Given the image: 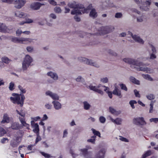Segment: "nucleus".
<instances>
[{
	"mask_svg": "<svg viewBox=\"0 0 158 158\" xmlns=\"http://www.w3.org/2000/svg\"><path fill=\"white\" fill-rule=\"evenodd\" d=\"M47 75L48 76H50L54 80L58 79V77L56 73H53L52 72H50L47 73Z\"/></svg>",
	"mask_w": 158,
	"mask_h": 158,
	"instance_id": "nucleus-19",
	"label": "nucleus"
},
{
	"mask_svg": "<svg viewBox=\"0 0 158 158\" xmlns=\"http://www.w3.org/2000/svg\"><path fill=\"white\" fill-rule=\"evenodd\" d=\"M16 111L18 114L22 117L21 118L19 117V118L23 126L26 127L27 129H29V125L27 123L25 120V113L23 112L22 111H21L20 112L17 110H16Z\"/></svg>",
	"mask_w": 158,
	"mask_h": 158,
	"instance_id": "nucleus-6",
	"label": "nucleus"
},
{
	"mask_svg": "<svg viewBox=\"0 0 158 158\" xmlns=\"http://www.w3.org/2000/svg\"><path fill=\"white\" fill-rule=\"evenodd\" d=\"M92 8V4H89L86 8H85L83 6V8L81 9V10H74L71 12V14L72 15H81L82 13H87L88 10H91Z\"/></svg>",
	"mask_w": 158,
	"mask_h": 158,
	"instance_id": "nucleus-5",
	"label": "nucleus"
},
{
	"mask_svg": "<svg viewBox=\"0 0 158 158\" xmlns=\"http://www.w3.org/2000/svg\"><path fill=\"white\" fill-rule=\"evenodd\" d=\"M19 143L18 142L14 141L11 142L10 145L13 148H15L17 147Z\"/></svg>",
	"mask_w": 158,
	"mask_h": 158,
	"instance_id": "nucleus-35",
	"label": "nucleus"
},
{
	"mask_svg": "<svg viewBox=\"0 0 158 158\" xmlns=\"http://www.w3.org/2000/svg\"><path fill=\"white\" fill-rule=\"evenodd\" d=\"M80 151L82 152V154L85 157L87 156H90L91 154V152H88V149L83 148L81 149Z\"/></svg>",
	"mask_w": 158,
	"mask_h": 158,
	"instance_id": "nucleus-14",
	"label": "nucleus"
},
{
	"mask_svg": "<svg viewBox=\"0 0 158 158\" xmlns=\"http://www.w3.org/2000/svg\"><path fill=\"white\" fill-rule=\"evenodd\" d=\"M84 108L85 110H88L90 107V105L86 101L83 102Z\"/></svg>",
	"mask_w": 158,
	"mask_h": 158,
	"instance_id": "nucleus-31",
	"label": "nucleus"
},
{
	"mask_svg": "<svg viewBox=\"0 0 158 158\" xmlns=\"http://www.w3.org/2000/svg\"><path fill=\"white\" fill-rule=\"evenodd\" d=\"M48 1L51 5L53 6H56V2L54 0H48Z\"/></svg>",
	"mask_w": 158,
	"mask_h": 158,
	"instance_id": "nucleus-51",
	"label": "nucleus"
},
{
	"mask_svg": "<svg viewBox=\"0 0 158 158\" xmlns=\"http://www.w3.org/2000/svg\"><path fill=\"white\" fill-rule=\"evenodd\" d=\"M150 122H154L156 123L158 122V118H152L150 119Z\"/></svg>",
	"mask_w": 158,
	"mask_h": 158,
	"instance_id": "nucleus-49",
	"label": "nucleus"
},
{
	"mask_svg": "<svg viewBox=\"0 0 158 158\" xmlns=\"http://www.w3.org/2000/svg\"><path fill=\"white\" fill-rule=\"evenodd\" d=\"M78 59L81 62H83L84 63L89 64L97 68L99 67V64L96 62H93L91 60H89L86 58L80 57L78 58Z\"/></svg>",
	"mask_w": 158,
	"mask_h": 158,
	"instance_id": "nucleus-9",
	"label": "nucleus"
},
{
	"mask_svg": "<svg viewBox=\"0 0 158 158\" xmlns=\"http://www.w3.org/2000/svg\"><path fill=\"white\" fill-rule=\"evenodd\" d=\"M133 122L134 124L137 125H143L146 124V123L142 117L134 118L133 119Z\"/></svg>",
	"mask_w": 158,
	"mask_h": 158,
	"instance_id": "nucleus-11",
	"label": "nucleus"
},
{
	"mask_svg": "<svg viewBox=\"0 0 158 158\" xmlns=\"http://www.w3.org/2000/svg\"><path fill=\"white\" fill-rule=\"evenodd\" d=\"M130 81L132 82V83L137 84V85H139L140 82L139 81L137 80L134 77L131 76L130 78Z\"/></svg>",
	"mask_w": 158,
	"mask_h": 158,
	"instance_id": "nucleus-26",
	"label": "nucleus"
},
{
	"mask_svg": "<svg viewBox=\"0 0 158 158\" xmlns=\"http://www.w3.org/2000/svg\"><path fill=\"white\" fill-rule=\"evenodd\" d=\"M102 87L105 88L104 89V90L108 94L109 97H110V98H112V93L111 91H108L109 89V88L106 87L105 86H102Z\"/></svg>",
	"mask_w": 158,
	"mask_h": 158,
	"instance_id": "nucleus-28",
	"label": "nucleus"
},
{
	"mask_svg": "<svg viewBox=\"0 0 158 158\" xmlns=\"http://www.w3.org/2000/svg\"><path fill=\"white\" fill-rule=\"evenodd\" d=\"M2 62L6 64H8L9 62V60L8 58L7 57H3L2 59Z\"/></svg>",
	"mask_w": 158,
	"mask_h": 158,
	"instance_id": "nucleus-46",
	"label": "nucleus"
},
{
	"mask_svg": "<svg viewBox=\"0 0 158 158\" xmlns=\"http://www.w3.org/2000/svg\"><path fill=\"white\" fill-rule=\"evenodd\" d=\"M11 41L16 43L27 44L30 43L32 39L29 38L14 37L11 39Z\"/></svg>",
	"mask_w": 158,
	"mask_h": 158,
	"instance_id": "nucleus-4",
	"label": "nucleus"
},
{
	"mask_svg": "<svg viewBox=\"0 0 158 158\" xmlns=\"http://www.w3.org/2000/svg\"><path fill=\"white\" fill-rule=\"evenodd\" d=\"M108 52L110 54L113 56H117V54L116 53L114 52L113 51L111 50H109L108 51Z\"/></svg>",
	"mask_w": 158,
	"mask_h": 158,
	"instance_id": "nucleus-48",
	"label": "nucleus"
},
{
	"mask_svg": "<svg viewBox=\"0 0 158 158\" xmlns=\"http://www.w3.org/2000/svg\"><path fill=\"white\" fill-rule=\"evenodd\" d=\"M92 130L93 133L95 135L94 136H98L99 137H100L101 134L99 131H96L93 128L92 129Z\"/></svg>",
	"mask_w": 158,
	"mask_h": 158,
	"instance_id": "nucleus-39",
	"label": "nucleus"
},
{
	"mask_svg": "<svg viewBox=\"0 0 158 158\" xmlns=\"http://www.w3.org/2000/svg\"><path fill=\"white\" fill-rule=\"evenodd\" d=\"M27 49L28 52H31L33 50V48L32 47L28 46L27 48Z\"/></svg>",
	"mask_w": 158,
	"mask_h": 158,
	"instance_id": "nucleus-60",
	"label": "nucleus"
},
{
	"mask_svg": "<svg viewBox=\"0 0 158 158\" xmlns=\"http://www.w3.org/2000/svg\"><path fill=\"white\" fill-rule=\"evenodd\" d=\"M134 92L136 97H140V95L139 94V92L136 89H135L134 90Z\"/></svg>",
	"mask_w": 158,
	"mask_h": 158,
	"instance_id": "nucleus-55",
	"label": "nucleus"
},
{
	"mask_svg": "<svg viewBox=\"0 0 158 158\" xmlns=\"http://www.w3.org/2000/svg\"><path fill=\"white\" fill-rule=\"evenodd\" d=\"M105 152L106 151L104 149H102L96 155V158H104Z\"/></svg>",
	"mask_w": 158,
	"mask_h": 158,
	"instance_id": "nucleus-15",
	"label": "nucleus"
},
{
	"mask_svg": "<svg viewBox=\"0 0 158 158\" xmlns=\"http://www.w3.org/2000/svg\"><path fill=\"white\" fill-rule=\"evenodd\" d=\"M82 79V77L80 76H79L76 79V81H77L80 82L81 81Z\"/></svg>",
	"mask_w": 158,
	"mask_h": 158,
	"instance_id": "nucleus-63",
	"label": "nucleus"
},
{
	"mask_svg": "<svg viewBox=\"0 0 158 158\" xmlns=\"http://www.w3.org/2000/svg\"><path fill=\"white\" fill-rule=\"evenodd\" d=\"M40 118L39 116H37L36 117L32 118L31 119H32L33 120L31 122V126H33V123H34V121H38V120H39L40 119Z\"/></svg>",
	"mask_w": 158,
	"mask_h": 158,
	"instance_id": "nucleus-40",
	"label": "nucleus"
},
{
	"mask_svg": "<svg viewBox=\"0 0 158 158\" xmlns=\"http://www.w3.org/2000/svg\"><path fill=\"white\" fill-rule=\"evenodd\" d=\"M143 76L145 79L150 81H152L153 79L148 74L143 75Z\"/></svg>",
	"mask_w": 158,
	"mask_h": 158,
	"instance_id": "nucleus-38",
	"label": "nucleus"
},
{
	"mask_svg": "<svg viewBox=\"0 0 158 158\" xmlns=\"http://www.w3.org/2000/svg\"><path fill=\"white\" fill-rule=\"evenodd\" d=\"M15 89V86L14 83L12 82H11L9 85V89L11 90L12 91Z\"/></svg>",
	"mask_w": 158,
	"mask_h": 158,
	"instance_id": "nucleus-42",
	"label": "nucleus"
},
{
	"mask_svg": "<svg viewBox=\"0 0 158 158\" xmlns=\"http://www.w3.org/2000/svg\"><path fill=\"white\" fill-rule=\"evenodd\" d=\"M120 139L123 142H128V140L126 138L123 137L122 136H121L120 138Z\"/></svg>",
	"mask_w": 158,
	"mask_h": 158,
	"instance_id": "nucleus-56",
	"label": "nucleus"
},
{
	"mask_svg": "<svg viewBox=\"0 0 158 158\" xmlns=\"http://www.w3.org/2000/svg\"><path fill=\"white\" fill-rule=\"evenodd\" d=\"M114 28L111 26H106L102 27L98 30L100 33L102 35L108 34L112 31L114 29Z\"/></svg>",
	"mask_w": 158,
	"mask_h": 158,
	"instance_id": "nucleus-8",
	"label": "nucleus"
},
{
	"mask_svg": "<svg viewBox=\"0 0 158 158\" xmlns=\"http://www.w3.org/2000/svg\"><path fill=\"white\" fill-rule=\"evenodd\" d=\"M113 94L119 97V98H121L122 95H121V92L117 88H115L114 90L113 91Z\"/></svg>",
	"mask_w": 158,
	"mask_h": 158,
	"instance_id": "nucleus-21",
	"label": "nucleus"
},
{
	"mask_svg": "<svg viewBox=\"0 0 158 158\" xmlns=\"http://www.w3.org/2000/svg\"><path fill=\"white\" fill-rule=\"evenodd\" d=\"M37 137L35 139V144H36L38 142L40 141L42 139L41 137L39 135V133L36 134Z\"/></svg>",
	"mask_w": 158,
	"mask_h": 158,
	"instance_id": "nucleus-43",
	"label": "nucleus"
},
{
	"mask_svg": "<svg viewBox=\"0 0 158 158\" xmlns=\"http://www.w3.org/2000/svg\"><path fill=\"white\" fill-rule=\"evenodd\" d=\"M50 17L53 19H55L56 18V16L55 14H51L50 15Z\"/></svg>",
	"mask_w": 158,
	"mask_h": 158,
	"instance_id": "nucleus-64",
	"label": "nucleus"
},
{
	"mask_svg": "<svg viewBox=\"0 0 158 158\" xmlns=\"http://www.w3.org/2000/svg\"><path fill=\"white\" fill-rule=\"evenodd\" d=\"M19 89L21 91V93L25 94L26 90L20 85L18 86ZM12 95L14 97H10V98L11 101L14 104L19 105L21 107L23 106L25 97L24 95L20 94L13 93Z\"/></svg>",
	"mask_w": 158,
	"mask_h": 158,
	"instance_id": "nucleus-1",
	"label": "nucleus"
},
{
	"mask_svg": "<svg viewBox=\"0 0 158 158\" xmlns=\"http://www.w3.org/2000/svg\"><path fill=\"white\" fill-rule=\"evenodd\" d=\"M122 15L121 13H117L115 15V17L116 18H120L122 17Z\"/></svg>",
	"mask_w": 158,
	"mask_h": 158,
	"instance_id": "nucleus-54",
	"label": "nucleus"
},
{
	"mask_svg": "<svg viewBox=\"0 0 158 158\" xmlns=\"http://www.w3.org/2000/svg\"><path fill=\"white\" fill-rule=\"evenodd\" d=\"M6 140L8 141V139L7 138H4L1 140V142L2 143H4Z\"/></svg>",
	"mask_w": 158,
	"mask_h": 158,
	"instance_id": "nucleus-58",
	"label": "nucleus"
},
{
	"mask_svg": "<svg viewBox=\"0 0 158 158\" xmlns=\"http://www.w3.org/2000/svg\"><path fill=\"white\" fill-rule=\"evenodd\" d=\"M34 127L33 131L36 134L39 133V126L37 123H33V126H32Z\"/></svg>",
	"mask_w": 158,
	"mask_h": 158,
	"instance_id": "nucleus-23",
	"label": "nucleus"
},
{
	"mask_svg": "<svg viewBox=\"0 0 158 158\" xmlns=\"http://www.w3.org/2000/svg\"><path fill=\"white\" fill-rule=\"evenodd\" d=\"M55 12L56 13H60L61 11V10L60 7H56L54 9Z\"/></svg>",
	"mask_w": 158,
	"mask_h": 158,
	"instance_id": "nucleus-47",
	"label": "nucleus"
},
{
	"mask_svg": "<svg viewBox=\"0 0 158 158\" xmlns=\"http://www.w3.org/2000/svg\"><path fill=\"white\" fill-rule=\"evenodd\" d=\"M128 32L131 36L132 37V38L135 41L139 43L142 44H143V41L142 39H141L139 36L136 35H133L132 33L131 32H130V31H128Z\"/></svg>",
	"mask_w": 158,
	"mask_h": 158,
	"instance_id": "nucleus-12",
	"label": "nucleus"
},
{
	"mask_svg": "<svg viewBox=\"0 0 158 158\" xmlns=\"http://www.w3.org/2000/svg\"><path fill=\"white\" fill-rule=\"evenodd\" d=\"M147 98L149 100L154 99L155 98V95L152 94H149L146 96Z\"/></svg>",
	"mask_w": 158,
	"mask_h": 158,
	"instance_id": "nucleus-33",
	"label": "nucleus"
},
{
	"mask_svg": "<svg viewBox=\"0 0 158 158\" xmlns=\"http://www.w3.org/2000/svg\"><path fill=\"white\" fill-rule=\"evenodd\" d=\"M101 81L104 83H106L108 81V79L107 77H105L102 78L101 80Z\"/></svg>",
	"mask_w": 158,
	"mask_h": 158,
	"instance_id": "nucleus-53",
	"label": "nucleus"
},
{
	"mask_svg": "<svg viewBox=\"0 0 158 158\" xmlns=\"http://www.w3.org/2000/svg\"><path fill=\"white\" fill-rule=\"evenodd\" d=\"M32 61V59L31 56L28 55H26L23 62V69L24 70H26Z\"/></svg>",
	"mask_w": 158,
	"mask_h": 158,
	"instance_id": "nucleus-7",
	"label": "nucleus"
},
{
	"mask_svg": "<svg viewBox=\"0 0 158 158\" xmlns=\"http://www.w3.org/2000/svg\"><path fill=\"white\" fill-rule=\"evenodd\" d=\"M155 101H152L151 102V103L150 104V108L149 110V113H151L153 112V105L154 104L155 102Z\"/></svg>",
	"mask_w": 158,
	"mask_h": 158,
	"instance_id": "nucleus-34",
	"label": "nucleus"
},
{
	"mask_svg": "<svg viewBox=\"0 0 158 158\" xmlns=\"http://www.w3.org/2000/svg\"><path fill=\"white\" fill-rule=\"evenodd\" d=\"M112 121L118 125L121 124L122 120L121 118H117L115 119H114L112 118H111Z\"/></svg>",
	"mask_w": 158,
	"mask_h": 158,
	"instance_id": "nucleus-27",
	"label": "nucleus"
},
{
	"mask_svg": "<svg viewBox=\"0 0 158 158\" xmlns=\"http://www.w3.org/2000/svg\"><path fill=\"white\" fill-rule=\"evenodd\" d=\"M41 154H42V155H43L46 158H49L50 157V155L49 154L46 153H45L44 152H41Z\"/></svg>",
	"mask_w": 158,
	"mask_h": 158,
	"instance_id": "nucleus-52",
	"label": "nucleus"
},
{
	"mask_svg": "<svg viewBox=\"0 0 158 158\" xmlns=\"http://www.w3.org/2000/svg\"><path fill=\"white\" fill-rule=\"evenodd\" d=\"M11 127L14 130H19L22 128V126L19 125V123H14L11 125Z\"/></svg>",
	"mask_w": 158,
	"mask_h": 158,
	"instance_id": "nucleus-18",
	"label": "nucleus"
},
{
	"mask_svg": "<svg viewBox=\"0 0 158 158\" xmlns=\"http://www.w3.org/2000/svg\"><path fill=\"white\" fill-rule=\"evenodd\" d=\"M99 120L101 123H104L105 122L106 119L103 116H101L99 117Z\"/></svg>",
	"mask_w": 158,
	"mask_h": 158,
	"instance_id": "nucleus-44",
	"label": "nucleus"
},
{
	"mask_svg": "<svg viewBox=\"0 0 158 158\" xmlns=\"http://www.w3.org/2000/svg\"><path fill=\"white\" fill-rule=\"evenodd\" d=\"M68 6L71 8L74 9L72 11L74 10H81V9L83 7V5L81 4L79 5V4H76V2H75L69 3L68 4Z\"/></svg>",
	"mask_w": 158,
	"mask_h": 158,
	"instance_id": "nucleus-10",
	"label": "nucleus"
},
{
	"mask_svg": "<svg viewBox=\"0 0 158 158\" xmlns=\"http://www.w3.org/2000/svg\"><path fill=\"white\" fill-rule=\"evenodd\" d=\"M152 154L151 150L147 151L143 155L141 158H146V157L150 156Z\"/></svg>",
	"mask_w": 158,
	"mask_h": 158,
	"instance_id": "nucleus-30",
	"label": "nucleus"
},
{
	"mask_svg": "<svg viewBox=\"0 0 158 158\" xmlns=\"http://www.w3.org/2000/svg\"><path fill=\"white\" fill-rule=\"evenodd\" d=\"M45 106L47 109H50L52 108V106L49 104H47L45 105Z\"/></svg>",
	"mask_w": 158,
	"mask_h": 158,
	"instance_id": "nucleus-61",
	"label": "nucleus"
},
{
	"mask_svg": "<svg viewBox=\"0 0 158 158\" xmlns=\"http://www.w3.org/2000/svg\"><path fill=\"white\" fill-rule=\"evenodd\" d=\"M6 133L5 130L2 127H0V137L4 135Z\"/></svg>",
	"mask_w": 158,
	"mask_h": 158,
	"instance_id": "nucleus-37",
	"label": "nucleus"
},
{
	"mask_svg": "<svg viewBox=\"0 0 158 158\" xmlns=\"http://www.w3.org/2000/svg\"><path fill=\"white\" fill-rule=\"evenodd\" d=\"M68 134L67 131L66 130H64V131L63 137H66Z\"/></svg>",
	"mask_w": 158,
	"mask_h": 158,
	"instance_id": "nucleus-62",
	"label": "nucleus"
},
{
	"mask_svg": "<svg viewBox=\"0 0 158 158\" xmlns=\"http://www.w3.org/2000/svg\"><path fill=\"white\" fill-rule=\"evenodd\" d=\"M96 138V136H93L91 137V138L87 140V142H90L93 144H94Z\"/></svg>",
	"mask_w": 158,
	"mask_h": 158,
	"instance_id": "nucleus-32",
	"label": "nucleus"
},
{
	"mask_svg": "<svg viewBox=\"0 0 158 158\" xmlns=\"http://www.w3.org/2000/svg\"><path fill=\"white\" fill-rule=\"evenodd\" d=\"M15 15L18 17L20 18H24L26 17L25 14L23 12L19 11H16L15 13Z\"/></svg>",
	"mask_w": 158,
	"mask_h": 158,
	"instance_id": "nucleus-24",
	"label": "nucleus"
},
{
	"mask_svg": "<svg viewBox=\"0 0 158 158\" xmlns=\"http://www.w3.org/2000/svg\"><path fill=\"white\" fill-rule=\"evenodd\" d=\"M44 4H41L40 2H36L32 3L31 5V8L34 10H37L39 9L41 6Z\"/></svg>",
	"mask_w": 158,
	"mask_h": 158,
	"instance_id": "nucleus-13",
	"label": "nucleus"
},
{
	"mask_svg": "<svg viewBox=\"0 0 158 158\" xmlns=\"http://www.w3.org/2000/svg\"><path fill=\"white\" fill-rule=\"evenodd\" d=\"M76 15L74 17V19L77 22H79L81 20L80 18L79 17H78L77 15H78L75 14Z\"/></svg>",
	"mask_w": 158,
	"mask_h": 158,
	"instance_id": "nucleus-57",
	"label": "nucleus"
},
{
	"mask_svg": "<svg viewBox=\"0 0 158 158\" xmlns=\"http://www.w3.org/2000/svg\"><path fill=\"white\" fill-rule=\"evenodd\" d=\"M53 93L49 91H48L46 92V94L47 95H48L51 97Z\"/></svg>",
	"mask_w": 158,
	"mask_h": 158,
	"instance_id": "nucleus-59",
	"label": "nucleus"
},
{
	"mask_svg": "<svg viewBox=\"0 0 158 158\" xmlns=\"http://www.w3.org/2000/svg\"><path fill=\"white\" fill-rule=\"evenodd\" d=\"M52 103L53 104L56 110H59L61 108V104L58 101H53Z\"/></svg>",
	"mask_w": 158,
	"mask_h": 158,
	"instance_id": "nucleus-20",
	"label": "nucleus"
},
{
	"mask_svg": "<svg viewBox=\"0 0 158 158\" xmlns=\"http://www.w3.org/2000/svg\"><path fill=\"white\" fill-rule=\"evenodd\" d=\"M119 85L122 90H124L126 91H127V88L125 85L123 83H121L119 84Z\"/></svg>",
	"mask_w": 158,
	"mask_h": 158,
	"instance_id": "nucleus-36",
	"label": "nucleus"
},
{
	"mask_svg": "<svg viewBox=\"0 0 158 158\" xmlns=\"http://www.w3.org/2000/svg\"><path fill=\"white\" fill-rule=\"evenodd\" d=\"M123 60L128 64H132L134 65L139 66L140 68L137 69L138 71H145L147 70V68L140 67L141 66L143 65V63L141 62H139L137 60H135L134 59L129 58H124L123 59Z\"/></svg>",
	"mask_w": 158,
	"mask_h": 158,
	"instance_id": "nucleus-2",
	"label": "nucleus"
},
{
	"mask_svg": "<svg viewBox=\"0 0 158 158\" xmlns=\"http://www.w3.org/2000/svg\"><path fill=\"white\" fill-rule=\"evenodd\" d=\"M137 103L136 101L134 100H132L130 101L129 104L130 105L131 107L133 109H134L135 108V106H134V104H136Z\"/></svg>",
	"mask_w": 158,
	"mask_h": 158,
	"instance_id": "nucleus-41",
	"label": "nucleus"
},
{
	"mask_svg": "<svg viewBox=\"0 0 158 158\" xmlns=\"http://www.w3.org/2000/svg\"><path fill=\"white\" fill-rule=\"evenodd\" d=\"M7 27L4 24L0 23V31L5 32L6 31Z\"/></svg>",
	"mask_w": 158,
	"mask_h": 158,
	"instance_id": "nucleus-25",
	"label": "nucleus"
},
{
	"mask_svg": "<svg viewBox=\"0 0 158 158\" xmlns=\"http://www.w3.org/2000/svg\"><path fill=\"white\" fill-rule=\"evenodd\" d=\"M1 1L2 2L9 4L14 3L15 4V7L18 9L21 8L26 3L25 0H1Z\"/></svg>",
	"mask_w": 158,
	"mask_h": 158,
	"instance_id": "nucleus-3",
	"label": "nucleus"
},
{
	"mask_svg": "<svg viewBox=\"0 0 158 158\" xmlns=\"http://www.w3.org/2000/svg\"><path fill=\"white\" fill-rule=\"evenodd\" d=\"M109 109L110 112L112 114H114L116 112V110L112 107H110Z\"/></svg>",
	"mask_w": 158,
	"mask_h": 158,
	"instance_id": "nucleus-50",
	"label": "nucleus"
},
{
	"mask_svg": "<svg viewBox=\"0 0 158 158\" xmlns=\"http://www.w3.org/2000/svg\"><path fill=\"white\" fill-rule=\"evenodd\" d=\"M89 15L90 17L93 19H95L97 17L98 14L95 9L94 8L91 9Z\"/></svg>",
	"mask_w": 158,
	"mask_h": 158,
	"instance_id": "nucleus-17",
	"label": "nucleus"
},
{
	"mask_svg": "<svg viewBox=\"0 0 158 158\" xmlns=\"http://www.w3.org/2000/svg\"><path fill=\"white\" fill-rule=\"evenodd\" d=\"M9 121L10 118L8 115L6 114H4L3 115V119L1 122L2 123H9Z\"/></svg>",
	"mask_w": 158,
	"mask_h": 158,
	"instance_id": "nucleus-22",
	"label": "nucleus"
},
{
	"mask_svg": "<svg viewBox=\"0 0 158 158\" xmlns=\"http://www.w3.org/2000/svg\"><path fill=\"white\" fill-rule=\"evenodd\" d=\"M51 97L54 100H58L59 99V96L55 94H53Z\"/></svg>",
	"mask_w": 158,
	"mask_h": 158,
	"instance_id": "nucleus-45",
	"label": "nucleus"
},
{
	"mask_svg": "<svg viewBox=\"0 0 158 158\" xmlns=\"http://www.w3.org/2000/svg\"><path fill=\"white\" fill-rule=\"evenodd\" d=\"M89 87L91 90H93L101 95L103 94V92L102 90L98 89L97 87L93 86H89Z\"/></svg>",
	"mask_w": 158,
	"mask_h": 158,
	"instance_id": "nucleus-16",
	"label": "nucleus"
},
{
	"mask_svg": "<svg viewBox=\"0 0 158 158\" xmlns=\"http://www.w3.org/2000/svg\"><path fill=\"white\" fill-rule=\"evenodd\" d=\"M33 22V20L32 19H26V21H23L21 22L20 23H19V24L20 25H22L25 23H32Z\"/></svg>",
	"mask_w": 158,
	"mask_h": 158,
	"instance_id": "nucleus-29",
	"label": "nucleus"
}]
</instances>
